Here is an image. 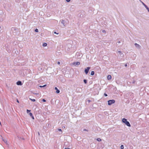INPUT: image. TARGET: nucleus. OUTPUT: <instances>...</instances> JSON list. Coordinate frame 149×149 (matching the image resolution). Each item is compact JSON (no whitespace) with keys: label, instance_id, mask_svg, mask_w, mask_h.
I'll list each match as a JSON object with an SVG mask.
<instances>
[{"label":"nucleus","instance_id":"nucleus-18","mask_svg":"<svg viewBox=\"0 0 149 149\" xmlns=\"http://www.w3.org/2000/svg\"><path fill=\"white\" fill-rule=\"evenodd\" d=\"M46 86V84L44 85L43 86H40L39 87L41 88L43 87H45Z\"/></svg>","mask_w":149,"mask_h":149},{"label":"nucleus","instance_id":"nucleus-29","mask_svg":"<svg viewBox=\"0 0 149 149\" xmlns=\"http://www.w3.org/2000/svg\"><path fill=\"white\" fill-rule=\"evenodd\" d=\"M102 32L103 33H104L105 32V31L104 30H103L102 31Z\"/></svg>","mask_w":149,"mask_h":149},{"label":"nucleus","instance_id":"nucleus-28","mask_svg":"<svg viewBox=\"0 0 149 149\" xmlns=\"http://www.w3.org/2000/svg\"><path fill=\"white\" fill-rule=\"evenodd\" d=\"M83 130L84 131H88L86 129H84Z\"/></svg>","mask_w":149,"mask_h":149},{"label":"nucleus","instance_id":"nucleus-1","mask_svg":"<svg viewBox=\"0 0 149 149\" xmlns=\"http://www.w3.org/2000/svg\"><path fill=\"white\" fill-rule=\"evenodd\" d=\"M122 122L125 123L127 126L129 127H131V125L129 122L127 121V119L123 118L122 120Z\"/></svg>","mask_w":149,"mask_h":149},{"label":"nucleus","instance_id":"nucleus-14","mask_svg":"<svg viewBox=\"0 0 149 149\" xmlns=\"http://www.w3.org/2000/svg\"><path fill=\"white\" fill-rule=\"evenodd\" d=\"M95 72L94 71H92L91 72L90 74L92 75H93L94 74Z\"/></svg>","mask_w":149,"mask_h":149},{"label":"nucleus","instance_id":"nucleus-39","mask_svg":"<svg viewBox=\"0 0 149 149\" xmlns=\"http://www.w3.org/2000/svg\"><path fill=\"white\" fill-rule=\"evenodd\" d=\"M0 124L1 125V122H0Z\"/></svg>","mask_w":149,"mask_h":149},{"label":"nucleus","instance_id":"nucleus-21","mask_svg":"<svg viewBox=\"0 0 149 149\" xmlns=\"http://www.w3.org/2000/svg\"><path fill=\"white\" fill-rule=\"evenodd\" d=\"M35 31L36 32H38V29H35Z\"/></svg>","mask_w":149,"mask_h":149},{"label":"nucleus","instance_id":"nucleus-35","mask_svg":"<svg viewBox=\"0 0 149 149\" xmlns=\"http://www.w3.org/2000/svg\"><path fill=\"white\" fill-rule=\"evenodd\" d=\"M60 62H58V64H60Z\"/></svg>","mask_w":149,"mask_h":149},{"label":"nucleus","instance_id":"nucleus-4","mask_svg":"<svg viewBox=\"0 0 149 149\" xmlns=\"http://www.w3.org/2000/svg\"><path fill=\"white\" fill-rule=\"evenodd\" d=\"M141 1V3L148 10V12H149V8H148V7L143 2Z\"/></svg>","mask_w":149,"mask_h":149},{"label":"nucleus","instance_id":"nucleus-16","mask_svg":"<svg viewBox=\"0 0 149 149\" xmlns=\"http://www.w3.org/2000/svg\"><path fill=\"white\" fill-rule=\"evenodd\" d=\"M97 140L98 141H101V139L100 138H97Z\"/></svg>","mask_w":149,"mask_h":149},{"label":"nucleus","instance_id":"nucleus-22","mask_svg":"<svg viewBox=\"0 0 149 149\" xmlns=\"http://www.w3.org/2000/svg\"><path fill=\"white\" fill-rule=\"evenodd\" d=\"M42 101L43 102H45L46 101V100L45 99H43L42 100Z\"/></svg>","mask_w":149,"mask_h":149},{"label":"nucleus","instance_id":"nucleus-15","mask_svg":"<svg viewBox=\"0 0 149 149\" xmlns=\"http://www.w3.org/2000/svg\"><path fill=\"white\" fill-rule=\"evenodd\" d=\"M47 44L46 43H44L42 45V46L43 47H46L47 46Z\"/></svg>","mask_w":149,"mask_h":149},{"label":"nucleus","instance_id":"nucleus-36","mask_svg":"<svg viewBox=\"0 0 149 149\" xmlns=\"http://www.w3.org/2000/svg\"><path fill=\"white\" fill-rule=\"evenodd\" d=\"M118 43H120V41H119L118 42Z\"/></svg>","mask_w":149,"mask_h":149},{"label":"nucleus","instance_id":"nucleus-37","mask_svg":"<svg viewBox=\"0 0 149 149\" xmlns=\"http://www.w3.org/2000/svg\"><path fill=\"white\" fill-rule=\"evenodd\" d=\"M38 134L39 135H40V133H39V132H38Z\"/></svg>","mask_w":149,"mask_h":149},{"label":"nucleus","instance_id":"nucleus-19","mask_svg":"<svg viewBox=\"0 0 149 149\" xmlns=\"http://www.w3.org/2000/svg\"><path fill=\"white\" fill-rule=\"evenodd\" d=\"M120 148L121 149H123L124 148V146L123 145H121L120 146Z\"/></svg>","mask_w":149,"mask_h":149},{"label":"nucleus","instance_id":"nucleus-30","mask_svg":"<svg viewBox=\"0 0 149 149\" xmlns=\"http://www.w3.org/2000/svg\"><path fill=\"white\" fill-rule=\"evenodd\" d=\"M54 33L55 34H58V33H57L55 31L54 32Z\"/></svg>","mask_w":149,"mask_h":149},{"label":"nucleus","instance_id":"nucleus-38","mask_svg":"<svg viewBox=\"0 0 149 149\" xmlns=\"http://www.w3.org/2000/svg\"><path fill=\"white\" fill-rule=\"evenodd\" d=\"M64 149H70L69 148H65Z\"/></svg>","mask_w":149,"mask_h":149},{"label":"nucleus","instance_id":"nucleus-12","mask_svg":"<svg viewBox=\"0 0 149 149\" xmlns=\"http://www.w3.org/2000/svg\"><path fill=\"white\" fill-rule=\"evenodd\" d=\"M117 52H118V53H119V54H120V56H121V55L122 54V52L120 51H118V50H117Z\"/></svg>","mask_w":149,"mask_h":149},{"label":"nucleus","instance_id":"nucleus-7","mask_svg":"<svg viewBox=\"0 0 149 149\" xmlns=\"http://www.w3.org/2000/svg\"><path fill=\"white\" fill-rule=\"evenodd\" d=\"M16 84L18 85H22V82L20 81H17L16 83Z\"/></svg>","mask_w":149,"mask_h":149},{"label":"nucleus","instance_id":"nucleus-31","mask_svg":"<svg viewBox=\"0 0 149 149\" xmlns=\"http://www.w3.org/2000/svg\"><path fill=\"white\" fill-rule=\"evenodd\" d=\"M12 28V29H14V30H16V29H15V27H13Z\"/></svg>","mask_w":149,"mask_h":149},{"label":"nucleus","instance_id":"nucleus-34","mask_svg":"<svg viewBox=\"0 0 149 149\" xmlns=\"http://www.w3.org/2000/svg\"><path fill=\"white\" fill-rule=\"evenodd\" d=\"M17 101L18 103L19 102V100L17 99Z\"/></svg>","mask_w":149,"mask_h":149},{"label":"nucleus","instance_id":"nucleus-8","mask_svg":"<svg viewBox=\"0 0 149 149\" xmlns=\"http://www.w3.org/2000/svg\"><path fill=\"white\" fill-rule=\"evenodd\" d=\"M55 89L56 90V93H59L60 91L59 90H58L57 87H55Z\"/></svg>","mask_w":149,"mask_h":149},{"label":"nucleus","instance_id":"nucleus-3","mask_svg":"<svg viewBox=\"0 0 149 149\" xmlns=\"http://www.w3.org/2000/svg\"><path fill=\"white\" fill-rule=\"evenodd\" d=\"M91 68L90 67H88L85 69V72L86 74H87L89 72V69Z\"/></svg>","mask_w":149,"mask_h":149},{"label":"nucleus","instance_id":"nucleus-23","mask_svg":"<svg viewBox=\"0 0 149 149\" xmlns=\"http://www.w3.org/2000/svg\"><path fill=\"white\" fill-rule=\"evenodd\" d=\"M104 95L105 97H107V94L105 93H104Z\"/></svg>","mask_w":149,"mask_h":149},{"label":"nucleus","instance_id":"nucleus-2","mask_svg":"<svg viewBox=\"0 0 149 149\" xmlns=\"http://www.w3.org/2000/svg\"><path fill=\"white\" fill-rule=\"evenodd\" d=\"M115 102V100H109L108 101V104L109 105H110L114 103Z\"/></svg>","mask_w":149,"mask_h":149},{"label":"nucleus","instance_id":"nucleus-33","mask_svg":"<svg viewBox=\"0 0 149 149\" xmlns=\"http://www.w3.org/2000/svg\"><path fill=\"white\" fill-rule=\"evenodd\" d=\"M88 102H90L91 101L90 100H88Z\"/></svg>","mask_w":149,"mask_h":149},{"label":"nucleus","instance_id":"nucleus-6","mask_svg":"<svg viewBox=\"0 0 149 149\" xmlns=\"http://www.w3.org/2000/svg\"><path fill=\"white\" fill-rule=\"evenodd\" d=\"M73 64L74 66H76L77 65H79L80 64V63L79 62H73Z\"/></svg>","mask_w":149,"mask_h":149},{"label":"nucleus","instance_id":"nucleus-5","mask_svg":"<svg viewBox=\"0 0 149 149\" xmlns=\"http://www.w3.org/2000/svg\"><path fill=\"white\" fill-rule=\"evenodd\" d=\"M134 45L135 46V47L138 49H140L141 48V46L138 44H137L136 43H135L134 44Z\"/></svg>","mask_w":149,"mask_h":149},{"label":"nucleus","instance_id":"nucleus-26","mask_svg":"<svg viewBox=\"0 0 149 149\" xmlns=\"http://www.w3.org/2000/svg\"><path fill=\"white\" fill-rule=\"evenodd\" d=\"M66 1L67 2H69L70 1V0H66Z\"/></svg>","mask_w":149,"mask_h":149},{"label":"nucleus","instance_id":"nucleus-11","mask_svg":"<svg viewBox=\"0 0 149 149\" xmlns=\"http://www.w3.org/2000/svg\"><path fill=\"white\" fill-rule=\"evenodd\" d=\"M107 79L108 80H109L111 79V76L110 75H108L107 77Z\"/></svg>","mask_w":149,"mask_h":149},{"label":"nucleus","instance_id":"nucleus-9","mask_svg":"<svg viewBox=\"0 0 149 149\" xmlns=\"http://www.w3.org/2000/svg\"><path fill=\"white\" fill-rule=\"evenodd\" d=\"M29 115L31 117V118L33 119H34V116H33V114L32 113H31V112H30L29 113Z\"/></svg>","mask_w":149,"mask_h":149},{"label":"nucleus","instance_id":"nucleus-17","mask_svg":"<svg viewBox=\"0 0 149 149\" xmlns=\"http://www.w3.org/2000/svg\"><path fill=\"white\" fill-rule=\"evenodd\" d=\"M84 82L85 84H86L87 83V80L86 79H84Z\"/></svg>","mask_w":149,"mask_h":149},{"label":"nucleus","instance_id":"nucleus-24","mask_svg":"<svg viewBox=\"0 0 149 149\" xmlns=\"http://www.w3.org/2000/svg\"><path fill=\"white\" fill-rule=\"evenodd\" d=\"M135 82V80H133L132 82V83L134 84Z\"/></svg>","mask_w":149,"mask_h":149},{"label":"nucleus","instance_id":"nucleus-10","mask_svg":"<svg viewBox=\"0 0 149 149\" xmlns=\"http://www.w3.org/2000/svg\"><path fill=\"white\" fill-rule=\"evenodd\" d=\"M61 23L63 24L64 26H65V21L64 20H62L61 21Z\"/></svg>","mask_w":149,"mask_h":149},{"label":"nucleus","instance_id":"nucleus-25","mask_svg":"<svg viewBox=\"0 0 149 149\" xmlns=\"http://www.w3.org/2000/svg\"><path fill=\"white\" fill-rule=\"evenodd\" d=\"M30 111H30V110H28V109H27V113H29V112H30Z\"/></svg>","mask_w":149,"mask_h":149},{"label":"nucleus","instance_id":"nucleus-27","mask_svg":"<svg viewBox=\"0 0 149 149\" xmlns=\"http://www.w3.org/2000/svg\"><path fill=\"white\" fill-rule=\"evenodd\" d=\"M58 130L59 131L62 132V130L61 129H58Z\"/></svg>","mask_w":149,"mask_h":149},{"label":"nucleus","instance_id":"nucleus-20","mask_svg":"<svg viewBox=\"0 0 149 149\" xmlns=\"http://www.w3.org/2000/svg\"><path fill=\"white\" fill-rule=\"evenodd\" d=\"M30 100H31L33 102H35L36 101V100L35 99H30Z\"/></svg>","mask_w":149,"mask_h":149},{"label":"nucleus","instance_id":"nucleus-13","mask_svg":"<svg viewBox=\"0 0 149 149\" xmlns=\"http://www.w3.org/2000/svg\"><path fill=\"white\" fill-rule=\"evenodd\" d=\"M3 140L5 143L7 144V140L6 139H3Z\"/></svg>","mask_w":149,"mask_h":149},{"label":"nucleus","instance_id":"nucleus-32","mask_svg":"<svg viewBox=\"0 0 149 149\" xmlns=\"http://www.w3.org/2000/svg\"><path fill=\"white\" fill-rule=\"evenodd\" d=\"M125 67H127V64H125Z\"/></svg>","mask_w":149,"mask_h":149}]
</instances>
